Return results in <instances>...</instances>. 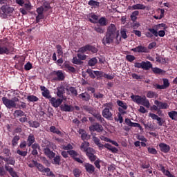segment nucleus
Segmentation results:
<instances>
[{"label":"nucleus","instance_id":"f257e3e1","mask_svg":"<svg viewBox=\"0 0 177 177\" xmlns=\"http://www.w3.org/2000/svg\"><path fill=\"white\" fill-rule=\"evenodd\" d=\"M118 37H120V31L117 29V26L115 24H111L108 26L102 42L103 45H110L113 44L115 39L118 40Z\"/></svg>","mask_w":177,"mask_h":177},{"label":"nucleus","instance_id":"f03ea898","mask_svg":"<svg viewBox=\"0 0 177 177\" xmlns=\"http://www.w3.org/2000/svg\"><path fill=\"white\" fill-rule=\"evenodd\" d=\"M50 9V3L49 2L44 1H43V5L37 8L36 12L37 16L36 17L37 23H39V20L45 19V15H44V12H48Z\"/></svg>","mask_w":177,"mask_h":177},{"label":"nucleus","instance_id":"7ed1b4c3","mask_svg":"<svg viewBox=\"0 0 177 177\" xmlns=\"http://www.w3.org/2000/svg\"><path fill=\"white\" fill-rule=\"evenodd\" d=\"M167 28H168V27H167V25L165 24H159L149 28V32H146L145 35L147 38H153V35L154 37H158V30H166Z\"/></svg>","mask_w":177,"mask_h":177},{"label":"nucleus","instance_id":"20e7f679","mask_svg":"<svg viewBox=\"0 0 177 177\" xmlns=\"http://www.w3.org/2000/svg\"><path fill=\"white\" fill-rule=\"evenodd\" d=\"M15 12V8L10 7L9 5H3L0 8V17L1 19H8L9 16H12V13Z\"/></svg>","mask_w":177,"mask_h":177},{"label":"nucleus","instance_id":"39448f33","mask_svg":"<svg viewBox=\"0 0 177 177\" xmlns=\"http://www.w3.org/2000/svg\"><path fill=\"white\" fill-rule=\"evenodd\" d=\"M131 98L135 103H137V104H142V106H145V107H147V109L150 108V102L147 98L144 97H140L139 95H131Z\"/></svg>","mask_w":177,"mask_h":177},{"label":"nucleus","instance_id":"423d86ee","mask_svg":"<svg viewBox=\"0 0 177 177\" xmlns=\"http://www.w3.org/2000/svg\"><path fill=\"white\" fill-rule=\"evenodd\" d=\"M2 102L7 109H16V102H19V98H15V100H9L6 97H3Z\"/></svg>","mask_w":177,"mask_h":177},{"label":"nucleus","instance_id":"0eeeda50","mask_svg":"<svg viewBox=\"0 0 177 177\" xmlns=\"http://www.w3.org/2000/svg\"><path fill=\"white\" fill-rule=\"evenodd\" d=\"M104 107H105V109L102 111L103 117L107 120L113 118V113L110 112V110L113 109V105L110 103H106L104 104Z\"/></svg>","mask_w":177,"mask_h":177},{"label":"nucleus","instance_id":"6e6552de","mask_svg":"<svg viewBox=\"0 0 177 177\" xmlns=\"http://www.w3.org/2000/svg\"><path fill=\"white\" fill-rule=\"evenodd\" d=\"M6 40L5 39H0V55H10V49L6 46Z\"/></svg>","mask_w":177,"mask_h":177},{"label":"nucleus","instance_id":"1a4fd4ad","mask_svg":"<svg viewBox=\"0 0 177 177\" xmlns=\"http://www.w3.org/2000/svg\"><path fill=\"white\" fill-rule=\"evenodd\" d=\"M52 80L53 81H64V73L62 71H53L51 73Z\"/></svg>","mask_w":177,"mask_h":177},{"label":"nucleus","instance_id":"9d476101","mask_svg":"<svg viewBox=\"0 0 177 177\" xmlns=\"http://www.w3.org/2000/svg\"><path fill=\"white\" fill-rule=\"evenodd\" d=\"M26 1V2L24 3V8H21L19 9V12L24 15H27L28 12H30V10L32 9L31 2H30L28 0Z\"/></svg>","mask_w":177,"mask_h":177},{"label":"nucleus","instance_id":"9b49d317","mask_svg":"<svg viewBox=\"0 0 177 177\" xmlns=\"http://www.w3.org/2000/svg\"><path fill=\"white\" fill-rule=\"evenodd\" d=\"M117 104L118 106H119V113H120L121 114H126L127 111H125V110H127V109H128V105H127V103L121 101V100H118L117 101Z\"/></svg>","mask_w":177,"mask_h":177},{"label":"nucleus","instance_id":"f8f14e48","mask_svg":"<svg viewBox=\"0 0 177 177\" xmlns=\"http://www.w3.org/2000/svg\"><path fill=\"white\" fill-rule=\"evenodd\" d=\"M63 100H64L63 98L56 99L55 97H51V99H50V102L51 103L53 107L57 109V107H59V106L63 103Z\"/></svg>","mask_w":177,"mask_h":177},{"label":"nucleus","instance_id":"ddd939ff","mask_svg":"<svg viewBox=\"0 0 177 177\" xmlns=\"http://www.w3.org/2000/svg\"><path fill=\"white\" fill-rule=\"evenodd\" d=\"M132 52H136V53H147L149 52V49L147 47L140 45L136 48L131 49Z\"/></svg>","mask_w":177,"mask_h":177},{"label":"nucleus","instance_id":"4468645a","mask_svg":"<svg viewBox=\"0 0 177 177\" xmlns=\"http://www.w3.org/2000/svg\"><path fill=\"white\" fill-rule=\"evenodd\" d=\"M154 104L158 106L159 110H167L169 107L168 103L160 102L158 100H155Z\"/></svg>","mask_w":177,"mask_h":177},{"label":"nucleus","instance_id":"2eb2a0df","mask_svg":"<svg viewBox=\"0 0 177 177\" xmlns=\"http://www.w3.org/2000/svg\"><path fill=\"white\" fill-rule=\"evenodd\" d=\"M130 10H145L146 6L142 3H137L129 7Z\"/></svg>","mask_w":177,"mask_h":177},{"label":"nucleus","instance_id":"dca6fc26","mask_svg":"<svg viewBox=\"0 0 177 177\" xmlns=\"http://www.w3.org/2000/svg\"><path fill=\"white\" fill-rule=\"evenodd\" d=\"M64 86H59V87L57 88V96H58V97H61V99H64V100H66V97H64V96H63V95H64V93H66V91L64 90Z\"/></svg>","mask_w":177,"mask_h":177},{"label":"nucleus","instance_id":"f3484780","mask_svg":"<svg viewBox=\"0 0 177 177\" xmlns=\"http://www.w3.org/2000/svg\"><path fill=\"white\" fill-rule=\"evenodd\" d=\"M40 89L42 91L41 95L44 97H46V99H51L52 95H50V92L48 88H46V87L41 86Z\"/></svg>","mask_w":177,"mask_h":177},{"label":"nucleus","instance_id":"a211bd4d","mask_svg":"<svg viewBox=\"0 0 177 177\" xmlns=\"http://www.w3.org/2000/svg\"><path fill=\"white\" fill-rule=\"evenodd\" d=\"M149 117H151L152 120H156V121H158L159 127H162V124H164V120H161V118L158 117V115L152 113H149Z\"/></svg>","mask_w":177,"mask_h":177},{"label":"nucleus","instance_id":"6ab92c4d","mask_svg":"<svg viewBox=\"0 0 177 177\" xmlns=\"http://www.w3.org/2000/svg\"><path fill=\"white\" fill-rule=\"evenodd\" d=\"M91 132H102L103 131V127L99 124H95L89 127Z\"/></svg>","mask_w":177,"mask_h":177},{"label":"nucleus","instance_id":"aec40b11","mask_svg":"<svg viewBox=\"0 0 177 177\" xmlns=\"http://www.w3.org/2000/svg\"><path fill=\"white\" fill-rule=\"evenodd\" d=\"M84 167L88 174H93L95 172V166L91 163H85Z\"/></svg>","mask_w":177,"mask_h":177},{"label":"nucleus","instance_id":"412c9836","mask_svg":"<svg viewBox=\"0 0 177 177\" xmlns=\"http://www.w3.org/2000/svg\"><path fill=\"white\" fill-rule=\"evenodd\" d=\"M62 111L70 112L74 111V106L66 104L60 106Z\"/></svg>","mask_w":177,"mask_h":177},{"label":"nucleus","instance_id":"4be33fe9","mask_svg":"<svg viewBox=\"0 0 177 177\" xmlns=\"http://www.w3.org/2000/svg\"><path fill=\"white\" fill-rule=\"evenodd\" d=\"M159 147H160V151H162V153H168V151L171 150V147H169V145L165 143L159 144Z\"/></svg>","mask_w":177,"mask_h":177},{"label":"nucleus","instance_id":"5701e85b","mask_svg":"<svg viewBox=\"0 0 177 177\" xmlns=\"http://www.w3.org/2000/svg\"><path fill=\"white\" fill-rule=\"evenodd\" d=\"M0 160H3L6 162H8V164H10V165H15L16 163V161L15 160V158H5L2 156H0Z\"/></svg>","mask_w":177,"mask_h":177},{"label":"nucleus","instance_id":"b1692460","mask_svg":"<svg viewBox=\"0 0 177 177\" xmlns=\"http://www.w3.org/2000/svg\"><path fill=\"white\" fill-rule=\"evenodd\" d=\"M5 169L9 172L10 175L12 177H19L17 176V174H16V171L13 170V168L8 165H5Z\"/></svg>","mask_w":177,"mask_h":177},{"label":"nucleus","instance_id":"393cba45","mask_svg":"<svg viewBox=\"0 0 177 177\" xmlns=\"http://www.w3.org/2000/svg\"><path fill=\"white\" fill-rule=\"evenodd\" d=\"M44 154H46V156H48L49 158H54L55 156H56V153L50 151L49 148L44 149Z\"/></svg>","mask_w":177,"mask_h":177},{"label":"nucleus","instance_id":"a878e982","mask_svg":"<svg viewBox=\"0 0 177 177\" xmlns=\"http://www.w3.org/2000/svg\"><path fill=\"white\" fill-rule=\"evenodd\" d=\"M28 147H30V146L32 145V144L34 143V142H35V138L34 137V134L30 133L28 137Z\"/></svg>","mask_w":177,"mask_h":177},{"label":"nucleus","instance_id":"bb28decb","mask_svg":"<svg viewBox=\"0 0 177 177\" xmlns=\"http://www.w3.org/2000/svg\"><path fill=\"white\" fill-rule=\"evenodd\" d=\"M80 135H81V138L82 140H86L88 139V133H86V131L84 130V129H80L78 131Z\"/></svg>","mask_w":177,"mask_h":177},{"label":"nucleus","instance_id":"cd10ccee","mask_svg":"<svg viewBox=\"0 0 177 177\" xmlns=\"http://www.w3.org/2000/svg\"><path fill=\"white\" fill-rule=\"evenodd\" d=\"M138 16H139V11L135 10L133 12H131L130 15V19L131 21H135L138 20Z\"/></svg>","mask_w":177,"mask_h":177},{"label":"nucleus","instance_id":"c85d7f7f","mask_svg":"<svg viewBox=\"0 0 177 177\" xmlns=\"http://www.w3.org/2000/svg\"><path fill=\"white\" fill-rule=\"evenodd\" d=\"M153 67V65L149 61L147 62H142V68L144 70H150Z\"/></svg>","mask_w":177,"mask_h":177},{"label":"nucleus","instance_id":"c756f323","mask_svg":"<svg viewBox=\"0 0 177 177\" xmlns=\"http://www.w3.org/2000/svg\"><path fill=\"white\" fill-rule=\"evenodd\" d=\"M168 115L169 118H171V120H174V121H177V111H171L170 112H168Z\"/></svg>","mask_w":177,"mask_h":177},{"label":"nucleus","instance_id":"7c9ffc66","mask_svg":"<svg viewBox=\"0 0 177 177\" xmlns=\"http://www.w3.org/2000/svg\"><path fill=\"white\" fill-rule=\"evenodd\" d=\"M156 60L158 63H161L162 64H165V63H167V59L158 55V54H156Z\"/></svg>","mask_w":177,"mask_h":177},{"label":"nucleus","instance_id":"2f4dec72","mask_svg":"<svg viewBox=\"0 0 177 177\" xmlns=\"http://www.w3.org/2000/svg\"><path fill=\"white\" fill-rule=\"evenodd\" d=\"M66 91H68V95L71 93L72 96H77V89H75V87H69L68 88H66Z\"/></svg>","mask_w":177,"mask_h":177},{"label":"nucleus","instance_id":"473e14b6","mask_svg":"<svg viewBox=\"0 0 177 177\" xmlns=\"http://www.w3.org/2000/svg\"><path fill=\"white\" fill-rule=\"evenodd\" d=\"M93 142L98 146L100 149H103L104 147V145L103 144L100 143V139H99L97 137H93Z\"/></svg>","mask_w":177,"mask_h":177},{"label":"nucleus","instance_id":"72a5a7b5","mask_svg":"<svg viewBox=\"0 0 177 177\" xmlns=\"http://www.w3.org/2000/svg\"><path fill=\"white\" fill-rule=\"evenodd\" d=\"M89 147V142L84 141V142L82 143L80 149L82 151H86Z\"/></svg>","mask_w":177,"mask_h":177},{"label":"nucleus","instance_id":"f704fd0d","mask_svg":"<svg viewBox=\"0 0 177 177\" xmlns=\"http://www.w3.org/2000/svg\"><path fill=\"white\" fill-rule=\"evenodd\" d=\"M98 23L101 26L104 27L107 26V19L102 17L98 20Z\"/></svg>","mask_w":177,"mask_h":177},{"label":"nucleus","instance_id":"c9c22d12","mask_svg":"<svg viewBox=\"0 0 177 177\" xmlns=\"http://www.w3.org/2000/svg\"><path fill=\"white\" fill-rule=\"evenodd\" d=\"M79 97H81L82 100H85L86 102H88V100L91 99L89 94L86 93H82V94H80Z\"/></svg>","mask_w":177,"mask_h":177},{"label":"nucleus","instance_id":"e433bc0d","mask_svg":"<svg viewBox=\"0 0 177 177\" xmlns=\"http://www.w3.org/2000/svg\"><path fill=\"white\" fill-rule=\"evenodd\" d=\"M158 10L160 11V16L154 15L153 17L156 19V20H161L162 17H164V13H165V10L164 9H158Z\"/></svg>","mask_w":177,"mask_h":177},{"label":"nucleus","instance_id":"4c0bfd02","mask_svg":"<svg viewBox=\"0 0 177 177\" xmlns=\"http://www.w3.org/2000/svg\"><path fill=\"white\" fill-rule=\"evenodd\" d=\"M50 131L53 132V133H56L57 135H62V132L56 129V127L55 126H51L50 127Z\"/></svg>","mask_w":177,"mask_h":177},{"label":"nucleus","instance_id":"58836bf2","mask_svg":"<svg viewBox=\"0 0 177 177\" xmlns=\"http://www.w3.org/2000/svg\"><path fill=\"white\" fill-rule=\"evenodd\" d=\"M68 153L69 156H71V157L73 158V160H75L77 157H78V153H77V151L74 150L68 151Z\"/></svg>","mask_w":177,"mask_h":177},{"label":"nucleus","instance_id":"ea45409f","mask_svg":"<svg viewBox=\"0 0 177 177\" xmlns=\"http://www.w3.org/2000/svg\"><path fill=\"white\" fill-rule=\"evenodd\" d=\"M98 19H99V17H97V15H92L91 16V18H89V21H91V23L96 24L97 23Z\"/></svg>","mask_w":177,"mask_h":177},{"label":"nucleus","instance_id":"a19ab883","mask_svg":"<svg viewBox=\"0 0 177 177\" xmlns=\"http://www.w3.org/2000/svg\"><path fill=\"white\" fill-rule=\"evenodd\" d=\"M120 35L123 39H127V38H128V35H127V29L122 28L120 30Z\"/></svg>","mask_w":177,"mask_h":177},{"label":"nucleus","instance_id":"79ce46f5","mask_svg":"<svg viewBox=\"0 0 177 177\" xmlns=\"http://www.w3.org/2000/svg\"><path fill=\"white\" fill-rule=\"evenodd\" d=\"M28 124L32 128H38L39 127V122L37 121H29Z\"/></svg>","mask_w":177,"mask_h":177},{"label":"nucleus","instance_id":"37998d69","mask_svg":"<svg viewBox=\"0 0 177 177\" xmlns=\"http://www.w3.org/2000/svg\"><path fill=\"white\" fill-rule=\"evenodd\" d=\"M94 30L96 32H98V34H104V29L100 26L94 27Z\"/></svg>","mask_w":177,"mask_h":177},{"label":"nucleus","instance_id":"c03bdc74","mask_svg":"<svg viewBox=\"0 0 177 177\" xmlns=\"http://www.w3.org/2000/svg\"><path fill=\"white\" fill-rule=\"evenodd\" d=\"M89 50V45H86L85 46L81 47L79 48L78 52L80 53H85Z\"/></svg>","mask_w":177,"mask_h":177},{"label":"nucleus","instance_id":"a18cd8bd","mask_svg":"<svg viewBox=\"0 0 177 177\" xmlns=\"http://www.w3.org/2000/svg\"><path fill=\"white\" fill-rule=\"evenodd\" d=\"M163 85H162V89H167V88L169 87V80L168 79H162Z\"/></svg>","mask_w":177,"mask_h":177},{"label":"nucleus","instance_id":"49530a36","mask_svg":"<svg viewBox=\"0 0 177 177\" xmlns=\"http://www.w3.org/2000/svg\"><path fill=\"white\" fill-rule=\"evenodd\" d=\"M93 117L97 118V120L98 121H100V122H103V121H104V119L103 118H102V115H100V113H93Z\"/></svg>","mask_w":177,"mask_h":177},{"label":"nucleus","instance_id":"de8ad7c7","mask_svg":"<svg viewBox=\"0 0 177 177\" xmlns=\"http://www.w3.org/2000/svg\"><path fill=\"white\" fill-rule=\"evenodd\" d=\"M27 165L30 168H34V167H37V165H38V162H37V161L35 160H32V161H28L27 162Z\"/></svg>","mask_w":177,"mask_h":177},{"label":"nucleus","instance_id":"09e8293b","mask_svg":"<svg viewBox=\"0 0 177 177\" xmlns=\"http://www.w3.org/2000/svg\"><path fill=\"white\" fill-rule=\"evenodd\" d=\"M27 100L29 102H38L39 100L38 97L35 95H29L27 97Z\"/></svg>","mask_w":177,"mask_h":177},{"label":"nucleus","instance_id":"8fccbe9b","mask_svg":"<svg viewBox=\"0 0 177 177\" xmlns=\"http://www.w3.org/2000/svg\"><path fill=\"white\" fill-rule=\"evenodd\" d=\"M87 157L88 158V160L91 161V162H93V161H96V160H97V157L95 155V153H88V156H87Z\"/></svg>","mask_w":177,"mask_h":177},{"label":"nucleus","instance_id":"3c124183","mask_svg":"<svg viewBox=\"0 0 177 177\" xmlns=\"http://www.w3.org/2000/svg\"><path fill=\"white\" fill-rule=\"evenodd\" d=\"M14 115L15 117H23V115H24V113L21 110H16L14 113Z\"/></svg>","mask_w":177,"mask_h":177},{"label":"nucleus","instance_id":"603ef678","mask_svg":"<svg viewBox=\"0 0 177 177\" xmlns=\"http://www.w3.org/2000/svg\"><path fill=\"white\" fill-rule=\"evenodd\" d=\"M152 71L154 74H162L164 73V71L160 68H152Z\"/></svg>","mask_w":177,"mask_h":177},{"label":"nucleus","instance_id":"864d4df0","mask_svg":"<svg viewBox=\"0 0 177 177\" xmlns=\"http://www.w3.org/2000/svg\"><path fill=\"white\" fill-rule=\"evenodd\" d=\"M60 156H56V157L54 156L53 164H55V165H59V164H60Z\"/></svg>","mask_w":177,"mask_h":177},{"label":"nucleus","instance_id":"5fc2aeb1","mask_svg":"<svg viewBox=\"0 0 177 177\" xmlns=\"http://www.w3.org/2000/svg\"><path fill=\"white\" fill-rule=\"evenodd\" d=\"M63 150H73V145L71 144L62 145Z\"/></svg>","mask_w":177,"mask_h":177},{"label":"nucleus","instance_id":"6e6d98bb","mask_svg":"<svg viewBox=\"0 0 177 177\" xmlns=\"http://www.w3.org/2000/svg\"><path fill=\"white\" fill-rule=\"evenodd\" d=\"M97 63V59L95 57L92 58L88 61V66H91V67L95 66Z\"/></svg>","mask_w":177,"mask_h":177},{"label":"nucleus","instance_id":"4d7b16f0","mask_svg":"<svg viewBox=\"0 0 177 177\" xmlns=\"http://www.w3.org/2000/svg\"><path fill=\"white\" fill-rule=\"evenodd\" d=\"M73 174L74 176L80 177V175H81V170H80V169H78V168H76V169H73Z\"/></svg>","mask_w":177,"mask_h":177},{"label":"nucleus","instance_id":"13d9d810","mask_svg":"<svg viewBox=\"0 0 177 177\" xmlns=\"http://www.w3.org/2000/svg\"><path fill=\"white\" fill-rule=\"evenodd\" d=\"M56 48L59 56H63V48H62V46L57 45Z\"/></svg>","mask_w":177,"mask_h":177},{"label":"nucleus","instance_id":"bf43d9fd","mask_svg":"<svg viewBox=\"0 0 177 177\" xmlns=\"http://www.w3.org/2000/svg\"><path fill=\"white\" fill-rule=\"evenodd\" d=\"M156 96V92L149 91L147 93V97H149V99H153Z\"/></svg>","mask_w":177,"mask_h":177},{"label":"nucleus","instance_id":"052dcab7","mask_svg":"<svg viewBox=\"0 0 177 177\" xmlns=\"http://www.w3.org/2000/svg\"><path fill=\"white\" fill-rule=\"evenodd\" d=\"M17 153L19 154V156H21V157H26V156H27V151H23L20 149H17Z\"/></svg>","mask_w":177,"mask_h":177},{"label":"nucleus","instance_id":"680f3d73","mask_svg":"<svg viewBox=\"0 0 177 177\" xmlns=\"http://www.w3.org/2000/svg\"><path fill=\"white\" fill-rule=\"evenodd\" d=\"M20 140V137L18 136H15L12 139V146H16L17 145V142Z\"/></svg>","mask_w":177,"mask_h":177},{"label":"nucleus","instance_id":"e2e57ef3","mask_svg":"<svg viewBox=\"0 0 177 177\" xmlns=\"http://www.w3.org/2000/svg\"><path fill=\"white\" fill-rule=\"evenodd\" d=\"M88 5H90V6H99V2L94 0H91L88 1Z\"/></svg>","mask_w":177,"mask_h":177},{"label":"nucleus","instance_id":"0e129e2a","mask_svg":"<svg viewBox=\"0 0 177 177\" xmlns=\"http://www.w3.org/2000/svg\"><path fill=\"white\" fill-rule=\"evenodd\" d=\"M103 96L104 95L100 93H95L93 94V97H95V99H103Z\"/></svg>","mask_w":177,"mask_h":177},{"label":"nucleus","instance_id":"69168bd1","mask_svg":"<svg viewBox=\"0 0 177 177\" xmlns=\"http://www.w3.org/2000/svg\"><path fill=\"white\" fill-rule=\"evenodd\" d=\"M133 21V24H132V27L134 29H136V28H139V27H140V24L136 21Z\"/></svg>","mask_w":177,"mask_h":177},{"label":"nucleus","instance_id":"338daca9","mask_svg":"<svg viewBox=\"0 0 177 177\" xmlns=\"http://www.w3.org/2000/svg\"><path fill=\"white\" fill-rule=\"evenodd\" d=\"M147 150H148V153H149L150 154H156L157 153V150L154 148L148 147Z\"/></svg>","mask_w":177,"mask_h":177},{"label":"nucleus","instance_id":"774afa93","mask_svg":"<svg viewBox=\"0 0 177 177\" xmlns=\"http://www.w3.org/2000/svg\"><path fill=\"white\" fill-rule=\"evenodd\" d=\"M95 151L93 150V148H88L86 151V156H89V154H95Z\"/></svg>","mask_w":177,"mask_h":177}]
</instances>
